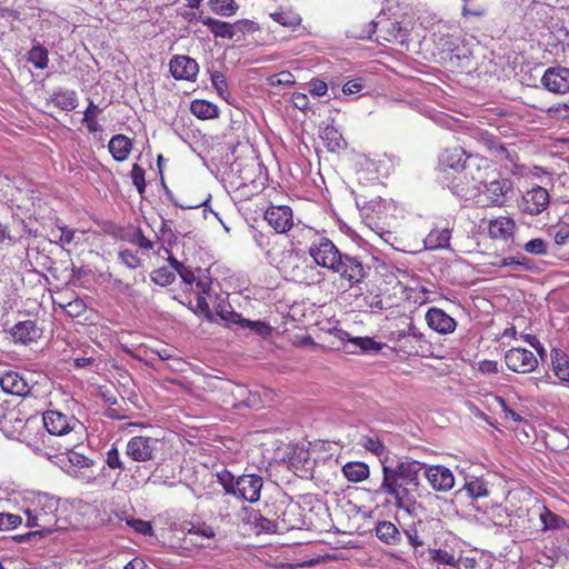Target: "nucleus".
Segmentation results:
<instances>
[{
    "instance_id": "49530a36",
    "label": "nucleus",
    "mask_w": 569,
    "mask_h": 569,
    "mask_svg": "<svg viewBox=\"0 0 569 569\" xmlns=\"http://www.w3.org/2000/svg\"><path fill=\"white\" fill-rule=\"evenodd\" d=\"M177 273L186 284L192 286L196 283L197 288L200 289L201 292H206L209 289L208 283L202 280H197L194 271L188 266L182 264V268L178 269Z\"/></svg>"
},
{
    "instance_id": "58836bf2",
    "label": "nucleus",
    "mask_w": 569,
    "mask_h": 569,
    "mask_svg": "<svg viewBox=\"0 0 569 569\" xmlns=\"http://www.w3.org/2000/svg\"><path fill=\"white\" fill-rule=\"evenodd\" d=\"M309 463V451L302 448L295 449L288 456V465L293 472L306 470V465Z\"/></svg>"
},
{
    "instance_id": "4468645a",
    "label": "nucleus",
    "mask_w": 569,
    "mask_h": 569,
    "mask_svg": "<svg viewBox=\"0 0 569 569\" xmlns=\"http://www.w3.org/2000/svg\"><path fill=\"white\" fill-rule=\"evenodd\" d=\"M263 218L277 233H288L295 226L293 211L289 206H269Z\"/></svg>"
},
{
    "instance_id": "20e7f679",
    "label": "nucleus",
    "mask_w": 569,
    "mask_h": 569,
    "mask_svg": "<svg viewBox=\"0 0 569 569\" xmlns=\"http://www.w3.org/2000/svg\"><path fill=\"white\" fill-rule=\"evenodd\" d=\"M470 163L462 166L452 172H447L442 176L443 183L457 197L469 199L476 194L479 189L478 184L483 182V177L480 173L481 162L486 161L482 158H470Z\"/></svg>"
},
{
    "instance_id": "e2e57ef3",
    "label": "nucleus",
    "mask_w": 569,
    "mask_h": 569,
    "mask_svg": "<svg viewBox=\"0 0 569 569\" xmlns=\"http://www.w3.org/2000/svg\"><path fill=\"white\" fill-rule=\"evenodd\" d=\"M132 144H107L108 151L116 161H124L130 152Z\"/></svg>"
},
{
    "instance_id": "bb28decb",
    "label": "nucleus",
    "mask_w": 569,
    "mask_h": 569,
    "mask_svg": "<svg viewBox=\"0 0 569 569\" xmlns=\"http://www.w3.org/2000/svg\"><path fill=\"white\" fill-rule=\"evenodd\" d=\"M550 357L553 375L561 382H569V356L563 350L553 348Z\"/></svg>"
},
{
    "instance_id": "603ef678",
    "label": "nucleus",
    "mask_w": 569,
    "mask_h": 569,
    "mask_svg": "<svg viewBox=\"0 0 569 569\" xmlns=\"http://www.w3.org/2000/svg\"><path fill=\"white\" fill-rule=\"evenodd\" d=\"M319 137L321 140L327 142H339L340 140H343L342 132L339 128L330 123H323L320 127Z\"/></svg>"
},
{
    "instance_id": "f03ea898",
    "label": "nucleus",
    "mask_w": 569,
    "mask_h": 569,
    "mask_svg": "<svg viewBox=\"0 0 569 569\" xmlns=\"http://www.w3.org/2000/svg\"><path fill=\"white\" fill-rule=\"evenodd\" d=\"M7 432L38 456L51 459L61 452V443L49 436L43 422L38 417L22 419L20 418V411H18V416H14L12 423H9V431Z\"/></svg>"
},
{
    "instance_id": "13d9d810",
    "label": "nucleus",
    "mask_w": 569,
    "mask_h": 569,
    "mask_svg": "<svg viewBox=\"0 0 569 569\" xmlns=\"http://www.w3.org/2000/svg\"><path fill=\"white\" fill-rule=\"evenodd\" d=\"M127 525L138 533L153 536V528L150 521L132 518L127 520Z\"/></svg>"
},
{
    "instance_id": "0eeeda50",
    "label": "nucleus",
    "mask_w": 569,
    "mask_h": 569,
    "mask_svg": "<svg viewBox=\"0 0 569 569\" xmlns=\"http://www.w3.org/2000/svg\"><path fill=\"white\" fill-rule=\"evenodd\" d=\"M59 501L44 492H32L26 499L24 513L28 527L47 528L54 518Z\"/></svg>"
},
{
    "instance_id": "c756f323",
    "label": "nucleus",
    "mask_w": 569,
    "mask_h": 569,
    "mask_svg": "<svg viewBox=\"0 0 569 569\" xmlns=\"http://www.w3.org/2000/svg\"><path fill=\"white\" fill-rule=\"evenodd\" d=\"M270 18L279 24L295 30L301 24L300 14L292 8H280L279 10L271 12Z\"/></svg>"
},
{
    "instance_id": "a211bd4d",
    "label": "nucleus",
    "mask_w": 569,
    "mask_h": 569,
    "mask_svg": "<svg viewBox=\"0 0 569 569\" xmlns=\"http://www.w3.org/2000/svg\"><path fill=\"white\" fill-rule=\"evenodd\" d=\"M0 387L3 392L19 397L29 395L31 390L26 377L13 370H8L0 375Z\"/></svg>"
},
{
    "instance_id": "864d4df0",
    "label": "nucleus",
    "mask_w": 569,
    "mask_h": 569,
    "mask_svg": "<svg viewBox=\"0 0 569 569\" xmlns=\"http://www.w3.org/2000/svg\"><path fill=\"white\" fill-rule=\"evenodd\" d=\"M151 279L157 284L168 286L174 281L176 274H174V272L170 271L168 268L162 267V268L156 269L151 273Z\"/></svg>"
},
{
    "instance_id": "9b49d317",
    "label": "nucleus",
    "mask_w": 569,
    "mask_h": 569,
    "mask_svg": "<svg viewBox=\"0 0 569 569\" xmlns=\"http://www.w3.org/2000/svg\"><path fill=\"white\" fill-rule=\"evenodd\" d=\"M550 203V194L543 187L536 186L526 191L518 202V208L522 213L538 216L543 212Z\"/></svg>"
},
{
    "instance_id": "6e6552de",
    "label": "nucleus",
    "mask_w": 569,
    "mask_h": 569,
    "mask_svg": "<svg viewBox=\"0 0 569 569\" xmlns=\"http://www.w3.org/2000/svg\"><path fill=\"white\" fill-rule=\"evenodd\" d=\"M330 271L338 274L342 283H346L349 288H355L366 280L370 267L363 264L359 257L342 252Z\"/></svg>"
},
{
    "instance_id": "f8f14e48",
    "label": "nucleus",
    "mask_w": 569,
    "mask_h": 569,
    "mask_svg": "<svg viewBox=\"0 0 569 569\" xmlns=\"http://www.w3.org/2000/svg\"><path fill=\"white\" fill-rule=\"evenodd\" d=\"M158 439L146 436L130 438L126 446V455L136 462H147L154 458Z\"/></svg>"
},
{
    "instance_id": "5fc2aeb1",
    "label": "nucleus",
    "mask_w": 569,
    "mask_h": 569,
    "mask_svg": "<svg viewBox=\"0 0 569 569\" xmlns=\"http://www.w3.org/2000/svg\"><path fill=\"white\" fill-rule=\"evenodd\" d=\"M144 174H146L144 169L142 167H140L138 163H134L132 166V169L130 172L131 180L140 194H143L144 190H146Z\"/></svg>"
},
{
    "instance_id": "39448f33",
    "label": "nucleus",
    "mask_w": 569,
    "mask_h": 569,
    "mask_svg": "<svg viewBox=\"0 0 569 569\" xmlns=\"http://www.w3.org/2000/svg\"><path fill=\"white\" fill-rule=\"evenodd\" d=\"M217 479L228 495L250 503H254L260 499L263 479L258 475H241L236 478L230 471L223 470L217 475Z\"/></svg>"
},
{
    "instance_id": "a18cd8bd",
    "label": "nucleus",
    "mask_w": 569,
    "mask_h": 569,
    "mask_svg": "<svg viewBox=\"0 0 569 569\" xmlns=\"http://www.w3.org/2000/svg\"><path fill=\"white\" fill-rule=\"evenodd\" d=\"M187 533L190 536H196L198 538L206 539H214L216 530L211 525L206 522H191L190 527L187 529Z\"/></svg>"
},
{
    "instance_id": "c9c22d12",
    "label": "nucleus",
    "mask_w": 569,
    "mask_h": 569,
    "mask_svg": "<svg viewBox=\"0 0 569 569\" xmlns=\"http://www.w3.org/2000/svg\"><path fill=\"white\" fill-rule=\"evenodd\" d=\"M539 518L542 523L543 530H556L567 527L566 520L562 517L558 516L557 513L552 512L547 507L542 508Z\"/></svg>"
},
{
    "instance_id": "37998d69",
    "label": "nucleus",
    "mask_w": 569,
    "mask_h": 569,
    "mask_svg": "<svg viewBox=\"0 0 569 569\" xmlns=\"http://www.w3.org/2000/svg\"><path fill=\"white\" fill-rule=\"evenodd\" d=\"M48 50L40 46H33L28 52V61L31 62L37 69H44L48 66Z\"/></svg>"
},
{
    "instance_id": "09e8293b",
    "label": "nucleus",
    "mask_w": 569,
    "mask_h": 569,
    "mask_svg": "<svg viewBox=\"0 0 569 569\" xmlns=\"http://www.w3.org/2000/svg\"><path fill=\"white\" fill-rule=\"evenodd\" d=\"M100 112H101V109L99 108V106H97L92 101H90V103L83 114V122L86 123V126L90 132H97L99 130V124L97 122V118L100 114Z\"/></svg>"
},
{
    "instance_id": "f3484780",
    "label": "nucleus",
    "mask_w": 569,
    "mask_h": 569,
    "mask_svg": "<svg viewBox=\"0 0 569 569\" xmlns=\"http://www.w3.org/2000/svg\"><path fill=\"white\" fill-rule=\"evenodd\" d=\"M541 83L550 92L560 94L569 92V66L548 68L541 78Z\"/></svg>"
},
{
    "instance_id": "423d86ee",
    "label": "nucleus",
    "mask_w": 569,
    "mask_h": 569,
    "mask_svg": "<svg viewBox=\"0 0 569 569\" xmlns=\"http://www.w3.org/2000/svg\"><path fill=\"white\" fill-rule=\"evenodd\" d=\"M388 284L391 286V288H386L377 295L375 302L370 305L371 307L380 310L399 307L403 300V296L408 299H412L413 303L417 305H423L429 301V290L423 286L406 287L399 280L390 281Z\"/></svg>"
},
{
    "instance_id": "aec40b11",
    "label": "nucleus",
    "mask_w": 569,
    "mask_h": 569,
    "mask_svg": "<svg viewBox=\"0 0 569 569\" xmlns=\"http://www.w3.org/2000/svg\"><path fill=\"white\" fill-rule=\"evenodd\" d=\"M170 72L177 80L193 81L199 72L197 61L188 56H176L169 63Z\"/></svg>"
},
{
    "instance_id": "bf43d9fd",
    "label": "nucleus",
    "mask_w": 569,
    "mask_h": 569,
    "mask_svg": "<svg viewBox=\"0 0 569 569\" xmlns=\"http://www.w3.org/2000/svg\"><path fill=\"white\" fill-rule=\"evenodd\" d=\"M211 83L220 97L226 98L229 94L226 77L220 71L211 73Z\"/></svg>"
},
{
    "instance_id": "cd10ccee",
    "label": "nucleus",
    "mask_w": 569,
    "mask_h": 569,
    "mask_svg": "<svg viewBox=\"0 0 569 569\" xmlns=\"http://www.w3.org/2000/svg\"><path fill=\"white\" fill-rule=\"evenodd\" d=\"M433 547L428 548V555L431 562L449 566V567H457L459 563V560L455 557L452 552H449L445 549H442L441 546V538L436 537L432 541Z\"/></svg>"
},
{
    "instance_id": "a19ab883",
    "label": "nucleus",
    "mask_w": 569,
    "mask_h": 569,
    "mask_svg": "<svg viewBox=\"0 0 569 569\" xmlns=\"http://www.w3.org/2000/svg\"><path fill=\"white\" fill-rule=\"evenodd\" d=\"M242 328H248L250 331L254 332L257 336L261 338H268L272 333V327L261 320H248L242 318V321L239 325Z\"/></svg>"
},
{
    "instance_id": "ddd939ff",
    "label": "nucleus",
    "mask_w": 569,
    "mask_h": 569,
    "mask_svg": "<svg viewBox=\"0 0 569 569\" xmlns=\"http://www.w3.org/2000/svg\"><path fill=\"white\" fill-rule=\"evenodd\" d=\"M41 421L50 437L64 436L71 432L76 426L79 425L78 419L73 416H67L58 410L44 411Z\"/></svg>"
},
{
    "instance_id": "f704fd0d",
    "label": "nucleus",
    "mask_w": 569,
    "mask_h": 569,
    "mask_svg": "<svg viewBox=\"0 0 569 569\" xmlns=\"http://www.w3.org/2000/svg\"><path fill=\"white\" fill-rule=\"evenodd\" d=\"M190 111L199 119H213L219 114V109L214 103L207 100H193L190 106Z\"/></svg>"
},
{
    "instance_id": "69168bd1",
    "label": "nucleus",
    "mask_w": 569,
    "mask_h": 569,
    "mask_svg": "<svg viewBox=\"0 0 569 569\" xmlns=\"http://www.w3.org/2000/svg\"><path fill=\"white\" fill-rule=\"evenodd\" d=\"M119 258L129 268L136 269L141 264V259L137 252L124 249L119 252Z\"/></svg>"
},
{
    "instance_id": "052dcab7",
    "label": "nucleus",
    "mask_w": 569,
    "mask_h": 569,
    "mask_svg": "<svg viewBox=\"0 0 569 569\" xmlns=\"http://www.w3.org/2000/svg\"><path fill=\"white\" fill-rule=\"evenodd\" d=\"M233 28V36H236L237 32H240L242 34L247 33H253L259 30V26L257 22L248 20V19H241L232 23Z\"/></svg>"
},
{
    "instance_id": "680f3d73",
    "label": "nucleus",
    "mask_w": 569,
    "mask_h": 569,
    "mask_svg": "<svg viewBox=\"0 0 569 569\" xmlns=\"http://www.w3.org/2000/svg\"><path fill=\"white\" fill-rule=\"evenodd\" d=\"M523 249L530 254L543 256L547 253V244L540 238L529 240L525 243Z\"/></svg>"
},
{
    "instance_id": "2eb2a0df",
    "label": "nucleus",
    "mask_w": 569,
    "mask_h": 569,
    "mask_svg": "<svg viewBox=\"0 0 569 569\" xmlns=\"http://www.w3.org/2000/svg\"><path fill=\"white\" fill-rule=\"evenodd\" d=\"M470 158H478L471 153H467L460 144H453L443 150L440 154L439 162L443 172H452L461 169L462 166L470 163Z\"/></svg>"
},
{
    "instance_id": "c03bdc74",
    "label": "nucleus",
    "mask_w": 569,
    "mask_h": 569,
    "mask_svg": "<svg viewBox=\"0 0 569 569\" xmlns=\"http://www.w3.org/2000/svg\"><path fill=\"white\" fill-rule=\"evenodd\" d=\"M216 313L227 323L240 325L242 321V316L236 312L232 307L224 301L218 303Z\"/></svg>"
},
{
    "instance_id": "338daca9",
    "label": "nucleus",
    "mask_w": 569,
    "mask_h": 569,
    "mask_svg": "<svg viewBox=\"0 0 569 569\" xmlns=\"http://www.w3.org/2000/svg\"><path fill=\"white\" fill-rule=\"evenodd\" d=\"M355 166L358 168V171H368L375 173L378 171L377 162L368 158L366 154H359L356 158Z\"/></svg>"
},
{
    "instance_id": "7ed1b4c3",
    "label": "nucleus",
    "mask_w": 569,
    "mask_h": 569,
    "mask_svg": "<svg viewBox=\"0 0 569 569\" xmlns=\"http://www.w3.org/2000/svg\"><path fill=\"white\" fill-rule=\"evenodd\" d=\"M207 157L217 168L230 164L237 171H241L242 166L259 163L254 144H210Z\"/></svg>"
},
{
    "instance_id": "5701e85b",
    "label": "nucleus",
    "mask_w": 569,
    "mask_h": 569,
    "mask_svg": "<svg viewBox=\"0 0 569 569\" xmlns=\"http://www.w3.org/2000/svg\"><path fill=\"white\" fill-rule=\"evenodd\" d=\"M10 335L14 342L29 345L37 341L42 335V330L32 320L19 321L11 330Z\"/></svg>"
},
{
    "instance_id": "7c9ffc66",
    "label": "nucleus",
    "mask_w": 569,
    "mask_h": 569,
    "mask_svg": "<svg viewBox=\"0 0 569 569\" xmlns=\"http://www.w3.org/2000/svg\"><path fill=\"white\" fill-rule=\"evenodd\" d=\"M50 101L59 109L70 111L77 107L78 97L73 90L59 89L52 93Z\"/></svg>"
},
{
    "instance_id": "4c0bfd02",
    "label": "nucleus",
    "mask_w": 569,
    "mask_h": 569,
    "mask_svg": "<svg viewBox=\"0 0 569 569\" xmlns=\"http://www.w3.org/2000/svg\"><path fill=\"white\" fill-rule=\"evenodd\" d=\"M208 4L213 13L221 17H231L239 9L234 0H209Z\"/></svg>"
},
{
    "instance_id": "ea45409f",
    "label": "nucleus",
    "mask_w": 569,
    "mask_h": 569,
    "mask_svg": "<svg viewBox=\"0 0 569 569\" xmlns=\"http://www.w3.org/2000/svg\"><path fill=\"white\" fill-rule=\"evenodd\" d=\"M348 341L360 348L365 353H378L383 348V343L378 342L370 337L348 338Z\"/></svg>"
},
{
    "instance_id": "b1692460",
    "label": "nucleus",
    "mask_w": 569,
    "mask_h": 569,
    "mask_svg": "<svg viewBox=\"0 0 569 569\" xmlns=\"http://www.w3.org/2000/svg\"><path fill=\"white\" fill-rule=\"evenodd\" d=\"M247 168L244 166V169ZM229 183L239 201L249 200L260 192V184L249 177L248 170H246V176L233 178Z\"/></svg>"
},
{
    "instance_id": "0e129e2a",
    "label": "nucleus",
    "mask_w": 569,
    "mask_h": 569,
    "mask_svg": "<svg viewBox=\"0 0 569 569\" xmlns=\"http://www.w3.org/2000/svg\"><path fill=\"white\" fill-rule=\"evenodd\" d=\"M106 463L110 469L124 470V466L120 458V452L117 447L112 446L106 453Z\"/></svg>"
},
{
    "instance_id": "dca6fc26",
    "label": "nucleus",
    "mask_w": 569,
    "mask_h": 569,
    "mask_svg": "<svg viewBox=\"0 0 569 569\" xmlns=\"http://www.w3.org/2000/svg\"><path fill=\"white\" fill-rule=\"evenodd\" d=\"M425 477L436 491L447 492L455 486L452 471L441 465L428 466L425 469Z\"/></svg>"
},
{
    "instance_id": "473e14b6",
    "label": "nucleus",
    "mask_w": 569,
    "mask_h": 569,
    "mask_svg": "<svg viewBox=\"0 0 569 569\" xmlns=\"http://www.w3.org/2000/svg\"><path fill=\"white\" fill-rule=\"evenodd\" d=\"M343 476L351 482H360L366 480L369 475V466L361 461L347 462L342 467Z\"/></svg>"
},
{
    "instance_id": "412c9836",
    "label": "nucleus",
    "mask_w": 569,
    "mask_h": 569,
    "mask_svg": "<svg viewBox=\"0 0 569 569\" xmlns=\"http://www.w3.org/2000/svg\"><path fill=\"white\" fill-rule=\"evenodd\" d=\"M516 222L511 217L499 216L488 222V234L492 240L508 241L513 239Z\"/></svg>"
},
{
    "instance_id": "774afa93",
    "label": "nucleus",
    "mask_w": 569,
    "mask_h": 569,
    "mask_svg": "<svg viewBox=\"0 0 569 569\" xmlns=\"http://www.w3.org/2000/svg\"><path fill=\"white\" fill-rule=\"evenodd\" d=\"M52 233L58 238V241L61 244H70L74 238V230L67 226L58 227L56 231H52Z\"/></svg>"
},
{
    "instance_id": "8fccbe9b",
    "label": "nucleus",
    "mask_w": 569,
    "mask_h": 569,
    "mask_svg": "<svg viewBox=\"0 0 569 569\" xmlns=\"http://www.w3.org/2000/svg\"><path fill=\"white\" fill-rule=\"evenodd\" d=\"M413 330H415V323L413 321L410 319L405 327L402 328H399V329H396V330H389L387 333H386V338L395 343V345H399L401 342L402 339L407 338L408 336L410 335H415L413 333Z\"/></svg>"
},
{
    "instance_id": "f257e3e1",
    "label": "nucleus",
    "mask_w": 569,
    "mask_h": 569,
    "mask_svg": "<svg viewBox=\"0 0 569 569\" xmlns=\"http://www.w3.org/2000/svg\"><path fill=\"white\" fill-rule=\"evenodd\" d=\"M423 467L417 460L400 461L396 467L382 465V481L377 493L392 498L396 508L409 511L416 503Z\"/></svg>"
},
{
    "instance_id": "3c124183",
    "label": "nucleus",
    "mask_w": 569,
    "mask_h": 569,
    "mask_svg": "<svg viewBox=\"0 0 569 569\" xmlns=\"http://www.w3.org/2000/svg\"><path fill=\"white\" fill-rule=\"evenodd\" d=\"M493 267H515L529 270L531 268L530 260L525 257H507L491 263Z\"/></svg>"
},
{
    "instance_id": "de8ad7c7",
    "label": "nucleus",
    "mask_w": 569,
    "mask_h": 569,
    "mask_svg": "<svg viewBox=\"0 0 569 569\" xmlns=\"http://www.w3.org/2000/svg\"><path fill=\"white\" fill-rule=\"evenodd\" d=\"M361 445L366 450L370 451L379 458L387 456V448L378 437L365 436L361 440Z\"/></svg>"
},
{
    "instance_id": "4be33fe9",
    "label": "nucleus",
    "mask_w": 569,
    "mask_h": 569,
    "mask_svg": "<svg viewBox=\"0 0 569 569\" xmlns=\"http://www.w3.org/2000/svg\"><path fill=\"white\" fill-rule=\"evenodd\" d=\"M513 190V182L508 178H500L490 181L485 186V194L491 204L501 207L506 203L507 197Z\"/></svg>"
},
{
    "instance_id": "2f4dec72",
    "label": "nucleus",
    "mask_w": 569,
    "mask_h": 569,
    "mask_svg": "<svg viewBox=\"0 0 569 569\" xmlns=\"http://www.w3.org/2000/svg\"><path fill=\"white\" fill-rule=\"evenodd\" d=\"M450 231L447 228H435L425 238V248L436 250L449 244Z\"/></svg>"
},
{
    "instance_id": "c85d7f7f",
    "label": "nucleus",
    "mask_w": 569,
    "mask_h": 569,
    "mask_svg": "<svg viewBox=\"0 0 569 569\" xmlns=\"http://www.w3.org/2000/svg\"><path fill=\"white\" fill-rule=\"evenodd\" d=\"M199 20L216 38L232 39L234 37L232 23L230 22L217 20L210 17H199Z\"/></svg>"
},
{
    "instance_id": "79ce46f5",
    "label": "nucleus",
    "mask_w": 569,
    "mask_h": 569,
    "mask_svg": "<svg viewBox=\"0 0 569 569\" xmlns=\"http://www.w3.org/2000/svg\"><path fill=\"white\" fill-rule=\"evenodd\" d=\"M59 455H66L68 458V461L77 468H86L91 465V460L83 453L77 452L72 448L68 446L61 445V452Z\"/></svg>"
},
{
    "instance_id": "4d7b16f0",
    "label": "nucleus",
    "mask_w": 569,
    "mask_h": 569,
    "mask_svg": "<svg viewBox=\"0 0 569 569\" xmlns=\"http://www.w3.org/2000/svg\"><path fill=\"white\" fill-rule=\"evenodd\" d=\"M22 522L19 515L0 512V530L16 529Z\"/></svg>"
},
{
    "instance_id": "1a4fd4ad",
    "label": "nucleus",
    "mask_w": 569,
    "mask_h": 569,
    "mask_svg": "<svg viewBox=\"0 0 569 569\" xmlns=\"http://www.w3.org/2000/svg\"><path fill=\"white\" fill-rule=\"evenodd\" d=\"M308 253L317 266L331 270L342 252L329 238L320 237L311 242Z\"/></svg>"
},
{
    "instance_id": "e433bc0d",
    "label": "nucleus",
    "mask_w": 569,
    "mask_h": 569,
    "mask_svg": "<svg viewBox=\"0 0 569 569\" xmlns=\"http://www.w3.org/2000/svg\"><path fill=\"white\" fill-rule=\"evenodd\" d=\"M297 507L292 505H288L282 511L281 516L277 518L276 528L277 530H291L299 526V520H293L292 517L296 516Z\"/></svg>"
},
{
    "instance_id": "72a5a7b5",
    "label": "nucleus",
    "mask_w": 569,
    "mask_h": 569,
    "mask_svg": "<svg viewBox=\"0 0 569 569\" xmlns=\"http://www.w3.org/2000/svg\"><path fill=\"white\" fill-rule=\"evenodd\" d=\"M463 490L472 499H479L489 496L488 482L482 477H468L463 485Z\"/></svg>"
},
{
    "instance_id": "6e6d98bb",
    "label": "nucleus",
    "mask_w": 569,
    "mask_h": 569,
    "mask_svg": "<svg viewBox=\"0 0 569 569\" xmlns=\"http://www.w3.org/2000/svg\"><path fill=\"white\" fill-rule=\"evenodd\" d=\"M62 307L67 315L72 318L83 315L87 310V305L81 298H74Z\"/></svg>"
},
{
    "instance_id": "9d476101",
    "label": "nucleus",
    "mask_w": 569,
    "mask_h": 569,
    "mask_svg": "<svg viewBox=\"0 0 569 569\" xmlns=\"http://www.w3.org/2000/svg\"><path fill=\"white\" fill-rule=\"evenodd\" d=\"M503 359L509 370L522 375L535 371L539 365L532 351L520 347H512L507 350Z\"/></svg>"
},
{
    "instance_id": "6ab92c4d",
    "label": "nucleus",
    "mask_w": 569,
    "mask_h": 569,
    "mask_svg": "<svg viewBox=\"0 0 569 569\" xmlns=\"http://www.w3.org/2000/svg\"><path fill=\"white\" fill-rule=\"evenodd\" d=\"M428 327L439 335L452 333L457 321L440 308H430L425 316Z\"/></svg>"
},
{
    "instance_id": "393cba45",
    "label": "nucleus",
    "mask_w": 569,
    "mask_h": 569,
    "mask_svg": "<svg viewBox=\"0 0 569 569\" xmlns=\"http://www.w3.org/2000/svg\"><path fill=\"white\" fill-rule=\"evenodd\" d=\"M427 527L432 529L433 532L442 533V535L446 533L443 531V528L439 525V521H433V520L427 521L426 523L422 521H419L418 526L405 529L403 533L407 537L409 545L413 548L415 553H417V549L419 547H422L426 543L425 538L419 533V528H422V530H425Z\"/></svg>"
},
{
    "instance_id": "a878e982",
    "label": "nucleus",
    "mask_w": 569,
    "mask_h": 569,
    "mask_svg": "<svg viewBox=\"0 0 569 569\" xmlns=\"http://www.w3.org/2000/svg\"><path fill=\"white\" fill-rule=\"evenodd\" d=\"M375 533L381 542L388 546H398L402 541L400 530L391 521H378L375 527Z\"/></svg>"
}]
</instances>
